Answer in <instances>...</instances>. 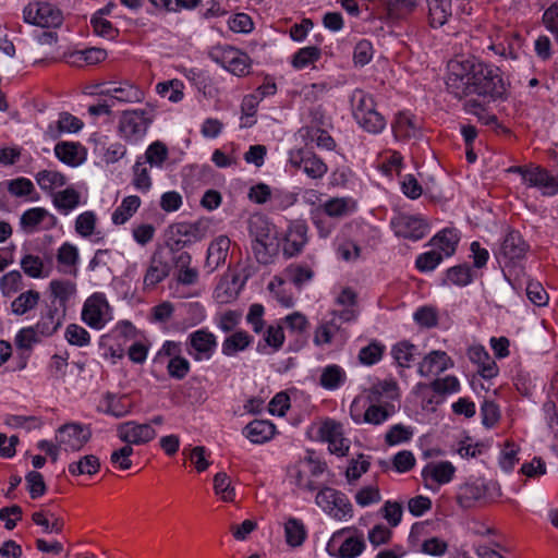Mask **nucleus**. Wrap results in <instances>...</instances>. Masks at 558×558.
<instances>
[{
    "label": "nucleus",
    "mask_w": 558,
    "mask_h": 558,
    "mask_svg": "<svg viewBox=\"0 0 558 558\" xmlns=\"http://www.w3.org/2000/svg\"><path fill=\"white\" fill-rule=\"evenodd\" d=\"M446 86L458 99L476 94L496 100L502 98L507 90L500 70L475 59L450 60Z\"/></svg>",
    "instance_id": "f257e3e1"
},
{
    "label": "nucleus",
    "mask_w": 558,
    "mask_h": 558,
    "mask_svg": "<svg viewBox=\"0 0 558 558\" xmlns=\"http://www.w3.org/2000/svg\"><path fill=\"white\" fill-rule=\"evenodd\" d=\"M529 248V244L518 231L512 230L502 239L495 256L508 280L524 275L523 264Z\"/></svg>",
    "instance_id": "f03ea898"
},
{
    "label": "nucleus",
    "mask_w": 558,
    "mask_h": 558,
    "mask_svg": "<svg viewBox=\"0 0 558 558\" xmlns=\"http://www.w3.org/2000/svg\"><path fill=\"white\" fill-rule=\"evenodd\" d=\"M247 230L256 260L263 265L270 264L278 250L274 225L266 216L254 214L248 218Z\"/></svg>",
    "instance_id": "7ed1b4c3"
},
{
    "label": "nucleus",
    "mask_w": 558,
    "mask_h": 558,
    "mask_svg": "<svg viewBox=\"0 0 558 558\" xmlns=\"http://www.w3.org/2000/svg\"><path fill=\"white\" fill-rule=\"evenodd\" d=\"M352 114L356 123L366 132L380 133L386 126L385 117L376 109L373 96L363 89H354L350 96Z\"/></svg>",
    "instance_id": "20e7f679"
},
{
    "label": "nucleus",
    "mask_w": 558,
    "mask_h": 558,
    "mask_svg": "<svg viewBox=\"0 0 558 558\" xmlns=\"http://www.w3.org/2000/svg\"><path fill=\"white\" fill-rule=\"evenodd\" d=\"M50 288V304L46 315L43 317V329L47 333H53L61 326L66 315V301L70 295L68 282L52 280Z\"/></svg>",
    "instance_id": "39448f33"
},
{
    "label": "nucleus",
    "mask_w": 558,
    "mask_h": 558,
    "mask_svg": "<svg viewBox=\"0 0 558 558\" xmlns=\"http://www.w3.org/2000/svg\"><path fill=\"white\" fill-rule=\"evenodd\" d=\"M151 122L153 117L145 109L126 110L120 117L119 132L125 141L137 143L145 136Z\"/></svg>",
    "instance_id": "423d86ee"
},
{
    "label": "nucleus",
    "mask_w": 558,
    "mask_h": 558,
    "mask_svg": "<svg viewBox=\"0 0 558 558\" xmlns=\"http://www.w3.org/2000/svg\"><path fill=\"white\" fill-rule=\"evenodd\" d=\"M175 253L177 251L168 248L166 245L155 250L144 276L145 287H155L170 275L174 265Z\"/></svg>",
    "instance_id": "0eeeda50"
},
{
    "label": "nucleus",
    "mask_w": 558,
    "mask_h": 558,
    "mask_svg": "<svg viewBox=\"0 0 558 558\" xmlns=\"http://www.w3.org/2000/svg\"><path fill=\"white\" fill-rule=\"evenodd\" d=\"M205 235V229L199 222H177L169 227L165 245L173 251L183 252V247L203 240Z\"/></svg>",
    "instance_id": "6e6552de"
},
{
    "label": "nucleus",
    "mask_w": 558,
    "mask_h": 558,
    "mask_svg": "<svg viewBox=\"0 0 558 558\" xmlns=\"http://www.w3.org/2000/svg\"><path fill=\"white\" fill-rule=\"evenodd\" d=\"M217 349V338L206 328L191 332L186 340V352L196 362L210 360Z\"/></svg>",
    "instance_id": "1a4fd4ad"
},
{
    "label": "nucleus",
    "mask_w": 558,
    "mask_h": 558,
    "mask_svg": "<svg viewBox=\"0 0 558 558\" xmlns=\"http://www.w3.org/2000/svg\"><path fill=\"white\" fill-rule=\"evenodd\" d=\"M23 16L26 23L43 28L57 27L62 23L61 12L46 2L28 3L23 10Z\"/></svg>",
    "instance_id": "9d476101"
},
{
    "label": "nucleus",
    "mask_w": 558,
    "mask_h": 558,
    "mask_svg": "<svg viewBox=\"0 0 558 558\" xmlns=\"http://www.w3.org/2000/svg\"><path fill=\"white\" fill-rule=\"evenodd\" d=\"M82 319L95 329H101L112 319L111 308L102 293H94L85 301Z\"/></svg>",
    "instance_id": "9b49d317"
},
{
    "label": "nucleus",
    "mask_w": 558,
    "mask_h": 558,
    "mask_svg": "<svg viewBox=\"0 0 558 558\" xmlns=\"http://www.w3.org/2000/svg\"><path fill=\"white\" fill-rule=\"evenodd\" d=\"M289 162L292 167L302 169L311 179H322L328 171L327 165L315 153L307 148L290 151Z\"/></svg>",
    "instance_id": "f8f14e48"
},
{
    "label": "nucleus",
    "mask_w": 558,
    "mask_h": 558,
    "mask_svg": "<svg viewBox=\"0 0 558 558\" xmlns=\"http://www.w3.org/2000/svg\"><path fill=\"white\" fill-rule=\"evenodd\" d=\"M390 226L397 236L411 241L422 240L428 233V225L416 216L398 214L391 219Z\"/></svg>",
    "instance_id": "ddd939ff"
},
{
    "label": "nucleus",
    "mask_w": 558,
    "mask_h": 558,
    "mask_svg": "<svg viewBox=\"0 0 558 558\" xmlns=\"http://www.w3.org/2000/svg\"><path fill=\"white\" fill-rule=\"evenodd\" d=\"M118 436L126 445H141L153 440L156 432L150 424H138L134 421L118 426Z\"/></svg>",
    "instance_id": "4468645a"
},
{
    "label": "nucleus",
    "mask_w": 558,
    "mask_h": 558,
    "mask_svg": "<svg viewBox=\"0 0 558 558\" xmlns=\"http://www.w3.org/2000/svg\"><path fill=\"white\" fill-rule=\"evenodd\" d=\"M308 228L306 223L302 220H295L290 223L283 244V255L287 257H293L299 255L305 244L308 241L307 238Z\"/></svg>",
    "instance_id": "2eb2a0df"
},
{
    "label": "nucleus",
    "mask_w": 558,
    "mask_h": 558,
    "mask_svg": "<svg viewBox=\"0 0 558 558\" xmlns=\"http://www.w3.org/2000/svg\"><path fill=\"white\" fill-rule=\"evenodd\" d=\"M319 434L328 442L331 453L344 456L349 450V441L343 437L341 424L328 420L320 426Z\"/></svg>",
    "instance_id": "dca6fc26"
},
{
    "label": "nucleus",
    "mask_w": 558,
    "mask_h": 558,
    "mask_svg": "<svg viewBox=\"0 0 558 558\" xmlns=\"http://www.w3.org/2000/svg\"><path fill=\"white\" fill-rule=\"evenodd\" d=\"M452 366L453 362L445 351L434 350L418 364L417 372L426 377L430 374H440Z\"/></svg>",
    "instance_id": "f3484780"
},
{
    "label": "nucleus",
    "mask_w": 558,
    "mask_h": 558,
    "mask_svg": "<svg viewBox=\"0 0 558 558\" xmlns=\"http://www.w3.org/2000/svg\"><path fill=\"white\" fill-rule=\"evenodd\" d=\"M457 501L464 509H470L480 501L486 502L484 480H476L461 485L458 490Z\"/></svg>",
    "instance_id": "a211bd4d"
},
{
    "label": "nucleus",
    "mask_w": 558,
    "mask_h": 558,
    "mask_svg": "<svg viewBox=\"0 0 558 558\" xmlns=\"http://www.w3.org/2000/svg\"><path fill=\"white\" fill-rule=\"evenodd\" d=\"M191 263L190 253L177 251L173 268L177 270V281L183 286H193L198 280V270L191 267Z\"/></svg>",
    "instance_id": "6ab92c4d"
},
{
    "label": "nucleus",
    "mask_w": 558,
    "mask_h": 558,
    "mask_svg": "<svg viewBox=\"0 0 558 558\" xmlns=\"http://www.w3.org/2000/svg\"><path fill=\"white\" fill-rule=\"evenodd\" d=\"M229 248L230 240L228 236L220 235L215 239L208 246L205 267L211 272L225 264Z\"/></svg>",
    "instance_id": "aec40b11"
},
{
    "label": "nucleus",
    "mask_w": 558,
    "mask_h": 558,
    "mask_svg": "<svg viewBox=\"0 0 558 558\" xmlns=\"http://www.w3.org/2000/svg\"><path fill=\"white\" fill-rule=\"evenodd\" d=\"M355 403H356V400L353 402V404L351 407V417L357 424L367 423V424H372V425H379V424L386 422L393 413V405H391L390 410H389L388 407L371 404L365 410L364 414L361 415L359 413H354Z\"/></svg>",
    "instance_id": "412c9836"
},
{
    "label": "nucleus",
    "mask_w": 558,
    "mask_h": 558,
    "mask_svg": "<svg viewBox=\"0 0 558 558\" xmlns=\"http://www.w3.org/2000/svg\"><path fill=\"white\" fill-rule=\"evenodd\" d=\"M377 2L378 8L385 12L389 20L404 19L418 4V0H377Z\"/></svg>",
    "instance_id": "4be33fe9"
},
{
    "label": "nucleus",
    "mask_w": 558,
    "mask_h": 558,
    "mask_svg": "<svg viewBox=\"0 0 558 558\" xmlns=\"http://www.w3.org/2000/svg\"><path fill=\"white\" fill-rule=\"evenodd\" d=\"M428 9V23L433 28L444 26L452 15L451 0H425Z\"/></svg>",
    "instance_id": "5701e85b"
},
{
    "label": "nucleus",
    "mask_w": 558,
    "mask_h": 558,
    "mask_svg": "<svg viewBox=\"0 0 558 558\" xmlns=\"http://www.w3.org/2000/svg\"><path fill=\"white\" fill-rule=\"evenodd\" d=\"M275 430L276 427L271 422L254 420L245 426L244 434L253 444H263L271 439Z\"/></svg>",
    "instance_id": "b1692460"
},
{
    "label": "nucleus",
    "mask_w": 558,
    "mask_h": 558,
    "mask_svg": "<svg viewBox=\"0 0 558 558\" xmlns=\"http://www.w3.org/2000/svg\"><path fill=\"white\" fill-rule=\"evenodd\" d=\"M101 404L104 407L105 413L117 418L128 415L132 409V402L126 395L118 396L111 392H107L104 396Z\"/></svg>",
    "instance_id": "393cba45"
},
{
    "label": "nucleus",
    "mask_w": 558,
    "mask_h": 558,
    "mask_svg": "<svg viewBox=\"0 0 558 558\" xmlns=\"http://www.w3.org/2000/svg\"><path fill=\"white\" fill-rule=\"evenodd\" d=\"M253 338L245 330L234 331L228 336L221 344V353L228 357L236 355L246 350L252 343Z\"/></svg>",
    "instance_id": "a878e982"
},
{
    "label": "nucleus",
    "mask_w": 558,
    "mask_h": 558,
    "mask_svg": "<svg viewBox=\"0 0 558 558\" xmlns=\"http://www.w3.org/2000/svg\"><path fill=\"white\" fill-rule=\"evenodd\" d=\"M458 242V233L453 230L445 229L434 235L428 244L439 251L444 257H450L456 253Z\"/></svg>",
    "instance_id": "bb28decb"
},
{
    "label": "nucleus",
    "mask_w": 558,
    "mask_h": 558,
    "mask_svg": "<svg viewBox=\"0 0 558 558\" xmlns=\"http://www.w3.org/2000/svg\"><path fill=\"white\" fill-rule=\"evenodd\" d=\"M456 472V468L449 461H441L438 463H428L422 471L424 478L430 477L438 484L449 483Z\"/></svg>",
    "instance_id": "cd10ccee"
},
{
    "label": "nucleus",
    "mask_w": 558,
    "mask_h": 558,
    "mask_svg": "<svg viewBox=\"0 0 558 558\" xmlns=\"http://www.w3.org/2000/svg\"><path fill=\"white\" fill-rule=\"evenodd\" d=\"M112 92V98L110 99L112 106H114L117 101L125 104L141 102L145 96L141 88L128 82L122 83L118 87H113Z\"/></svg>",
    "instance_id": "c85d7f7f"
},
{
    "label": "nucleus",
    "mask_w": 558,
    "mask_h": 558,
    "mask_svg": "<svg viewBox=\"0 0 558 558\" xmlns=\"http://www.w3.org/2000/svg\"><path fill=\"white\" fill-rule=\"evenodd\" d=\"M141 198L130 195L122 199L121 204L112 213V222L117 226L125 223L140 208Z\"/></svg>",
    "instance_id": "c756f323"
},
{
    "label": "nucleus",
    "mask_w": 558,
    "mask_h": 558,
    "mask_svg": "<svg viewBox=\"0 0 558 558\" xmlns=\"http://www.w3.org/2000/svg\"><path fill=\"white\" fill-rule=\"evenodd\" d=\"M108 53L102 48L90 47L84 50L72 51V65H94L106 60Z\"/></svg>",
    "instance_id": "7c9ffc66"
},
{
    "label": "nucleus",
    "mask_w": 558,
    "mask_h": 558,
    "mask_svg": "<svg viewBox=\"0 0 558 558\" xmlns=\"http://www.w3.org/2000/svg\"><path fill=\"white\" fill-rule=\"evenodd\" d=\"M347 374L343 368L337 364H330L323 368L319 384L327 390L338 389L344 384Z\"/></svg>",
    "instance_id": "2f4dec72"
},
{
    "label": "nucleus",
    "mask_w": 558,
    "mask_h": 558,
    "mask_svg": "<svg viewBox=\"0 0 558 558\" xmlns=\"http://www.w3.org/2000/svg\"><path fill=\"white\" fill-rule=\"evenodd\" d=\"M392 129L396 137L411 138L416 136L420 126L414 117H411L405 112H400L396 117Z\"/></svg>",
    "instance_id": "473e14b6"
},
{
    "label": "nucleus",
    "mask_w": 558,
    "mask_h": 558,
    "mask_svg": "<svg viewBox=\"0 0 558 558\" xmlns=\"http://www.w3.org/2000/svg\"><path fill=\"white\" fill-rule=\"evenodd\" d=\"M417 354V347L409 341H400L391 349V355L400 367H410Z\"/></svg>",
    "instance_id": "72a5a7b5"
},
{
    "label": "nucleus",
    "mask_w": 558,
    "mask_h": 558,
    "mask_svg": "<svg viewBox=\"0 0 558 558\" xmlns=\"http://www.w3.org/2000/svg\"><path fill=\"white\" fill-rule=\"evenodd\" d=\"M47 217L48 211L45 208H31L21 216L20 226L25 233H33L38 230Z\"/></svg>",
    "instance_id": "f704fd0d"
},
{
    "label": "nucleus",
    "mask_w": 558,
    "mask_h": 558,
    "mask_svg": "<svg viewBox=\"0 0 558 558\" xmlns=\"http://www.w3.org/2000/svg\"><path fill=\"white\" fill-rule=\"evenodd\" d=\"M40 300V294L35 290H27L16 296L11 303V310L15 315H24L35 308Z\"/></svg>",
    "instance_id": "c9c22d12"
},
{
    "label": "nucleus",
    "mask_w": 558,
    "mask_h": 558,
    "mask_svg": "<svg viewBox=\"0 0 558 558\" xmlns=\"http://www.w3.org/2000/svg\"><path fill=\"white\" fill-rule=\"evenodd\" d=\"M284 534L288 545L292 547L301 546L306 538V530L303 522L295 518H290L286 522Z\"/></svg>",
    "instance_id": "e433bc0d"
},
{
    "label": "nucleus",
    "mask_w": 558,
    "mask_h": 558,
    "mask_svg": "<svg viewBox=\"0 0 558 558\" xmlns=\"http://www.w3.org/2000/svg\"><path fill=\"white\" fill-rule=\"evenodd\" d=\"M366 548L363 534L350 536L343 541L338 549V558H356Z\"/></svg>",
    "instance_id": "4c0bfd02"
},
{
    "label": "nucleus",
    "mask_w": 558,
    "mask_h": 558,
    "mask_svg": "<svg viewBox=\"0 0 558 558\" xmlns=\"http://www.w3.org/2000/svg\"><path fill=\"white\" fill-rule=\"evenodd\" d=\"M473 281L472 270L468 264H461L450 267L446 271V279L444 284L450 282L454 286L465 287Z\"/></svg>",
    "instance_id": "58836bf2"
},
{
    "label": "nucleus",
    "mask_w": 558,
    "mask_h": 558,
    "mask_svg": "<svg viewBox=\"0 0 558 558\" xmlns=\"http://www.w3.org/2000/svg\"><path fill=\"white\" fill-rule=\"evenodd\" d=\"M23 287V277L19 270L9 271L0 278V291L4 298L13 296Z\"/></svg>",
    "instance_id": "ea45409f"
},
{
    "label": "nucleus",
    "mask_w": 558,
    "mask_h": 558,
    "mask_svg": "<svg viewBox=\"0 0 558 558\" xmlns=\"http://www.w3.org/2000/svg\"><path fill=\"white\" fill-rule=\"evenodd\" d=\"M284 342V332L281 326H269L265 332V343L257 344V351L265 353L267 347H271L274 351L281 349Z\"/></svg>",
    "instance_id": "a19ab883"
},
{
    "label": "nucleus",
    "mask_w": 558,
    "mask_h": 558,
    "mask_svg": "<svg viewBox=\"0 0 558 558\" xmlns=\"http://www.w3.org/2000/svg\"><path fill=\"white\" fill-rule=\"evenodd\" d=\"M144 158V163L148 162L150 167L160 168L168 158V148L159 141L154 142L147 147Z\"/></svg>",
    "instance_id": "79ce46f5"
},
{
    "label": "nucleus",
    "mask_w": 558,
    "mask_h": 558,
    "mask_svg": "<svg viewBox=\"0 0 558 558\" xmlns=\"http://www.w3.org/2000/svg\"><path fill=\"white\" fill-rule=\"evenodd\" d=\"M385 352V345L374 340L359 352V361L364 365H374L379 362Z\"/></svg>",
    "instance_id": "37998d69"
},
{
    "label": "nucleus",
    "mask_w": 558,
    "mask_h": 558,
    "mask_svg": "<svg viewBox=\"0 0 558 558\" xmlns=\"http://www.w3.org/2000/svg\"><path fill=\"white\" fill-rule=\"evenodd\" d=\"M36 181L43 190L52 191L64 185L66 178L57 171L43 170L37 173Z\"/></svg>",
    "instance_id": "c03bdc74"
},
{
    "label": "nucleus",
    "mask_w": 558,
    "mask_h": 558,
    "mask_svg": "<svg viewBox=\"0 0 558 558\" xmlns=\"http://www.w3.org/2000/svg\"><path fill=\"white\" fill-rule=\"evenodd\" d=\"M214 489L223 501H233L235 489L231 486L230 477L225 472H219L214 476Z\"/></svg>",
    "instance_id": "a18cd8bd"
},
{
    "label": "nucleus",
    "mask_w": 558,
    "mask_h": 558,
    "mask_svg": "<svg viewBox=\"0 0 558 558\" xmlns=\"http://www.w3.org/2000/svg\"><path fill=\"white\" fill-rule=\"evenodd\" d=\"M142 158H138L133 167L132 184L141 192H148L151 187V179L148 169L144 166Z\"/></svg>",
    "instance_id": "49530a36"
},
{
    "label": "nucleus",
    "mask_w": 558,
    "mask_h": 558,
    "mask_svg": "<svg viewBox=\"0 0 558 558\" xmlns=\"http://www.w3.org/2000/svg\"><path fill=\"white\" fill-rule=\"evenodd\" d=\"M100 469V461L95 454L81 457L75 465H72V475H94Z\"/></svg>",
    "instance_id": "de8ad7c7"
},
{
    "label": "nucleus",
    "mask_w": 558,
    "mask_h": 558,
    "mask_svg": "<svg viewBox=\"0 0 558 558\" xmlns=\"http://www.w3.org/2000/svg\"><path fill=\"white\" fill-rule=\"evenodd\" d=\"M413 437V429L403 424L392 425L385 435V441L389 446L407 442Z\"/></svg>",
    "instance_id": "09e8293b"
},
{
    "label": "nucleus",
    "mask_w": 558,
    "mask_h": 558,
    "mask_svg": "<svg viewBox=\"0 0 558 558\" xmlns=\"http://www.w3.org/2000/svg\"><path fill=\"white\" fill-rule=\"evenodd\" d=\"M413 319L420 327L430 329L438 325V313L433 306H421L414 312Z\"/></svg>",
    "instance_id": "8fccbe9b"
},
{
    "label": "nucleus",
    "mask_w": 558,
    "mask_h": 558,
    "mask_svg": "<svg viewBox=\"0 0 558 558\" xmlns=\"http://www.w3.org/2000/svg\"><path fill=\"white\" fill-rule=\"evenodd\" d=\"M444 259V255L433 248L428 252L422 253L416 257L415 266L421 272H428L434 270Z\"/></svg>",
    "instance_id": "3c124183"
},
{
    "label": "nucleus",
    "mask_w": 558,
    "mask_h": 558,
    "mask_svg": "<svg viewBox=\"0 0 558 558\" xmlns=\"http://www.w3.org/2000/svg\"><path fill=\"white\" fill-rule=\"evenodd\" d=\"M320 58V49L315 46L301 48L292 60V65L295 69H303Z\"/></svg>",
    "instance_id": "603ef678"
},
{
    "label": "nucleus",
    "mask_w": 558,
    "mask_h": 558,
    "mask_svg": "<svg viewBox=\"0 0 558 558\" xmlns=\"http://www.w3.org/2000/svg\"><path fill=\"white\" fill-rule=\"evenodd\" d=\"M352 511V505L348 497L343 493L337 490V496H333L332 499V510L329 515L336 520H343L347 517L351 518Z\"/></svg>",
    "instance_id": "864d4df0"
},
{
    "label": "nucleus",
    "mask_w": 558,
    "mask_h": 558,
    "mask_svg": "<svg viewBox=\"0 0 558 558\" xmlns=\"http://www.w3.org/2000/svg\"><path fill=\"white\" fill-rule=\"evenodd\" d=\"M191 364L187 359L182 355L174 356L168 361L167 372L168 375L177 380L184 379L190 373Z\"/></svg>",
    "instance_id": "5fc2aeb1"
},
{
    "label": "nucleus",
    "mask_w": 558,
    "mask_h": 558,
    "mask_svg": "<svg viewBox=\"0 0 558 558\" xmlns=\"http://www.w3.org/2000/svg\"><path fill=\"white\" fill-rule=\"evenodd\" d=\"M286 275L295 287L301 288L313 278L314 272L305 265H290L286 269Z\"/></svg>",
    "instance_id": "6e6d98bb"
},
{
    "label": "nucleus",
    "mask_w": 558,
    "mask_h": 558,
    "mask_svg": "<svg viewBox=\"0 0 558 558\" xmlns=\"http://www.w3.org/2000/svg\"><path fill=\"white\" fill-rule=\"evenodd\" d=\"M238 50L228 45L215 46L209 50L208 56L214 62L226 69L235 58Z\"/></svg>",
    "instance_id": "4d7b16f0"
},
{
    "label": "nucleus",
    "mask_w": 558,
    "mask_h": 558,
    "mask_svg": "<svg viewBox=\"0 0 558 558\" xmlns=\"http://www.w3.org/2000/svg\"><path fill=\"white\" fill-rule=\"evenodd\" d=\"M288 477L290 483L296 486L299 489L314 492L318 488L314 481L306 477L300 465H293L290 468L288 471Z\"/></svg>",
    "instance_id": "13d9d810"
},
{
    "label": "nucleus",
    "mask_w": 558,
    "mask_h": 558,
    "mask_svg": "<svg viewBox=\"0 0 558 558\" xmlns=\"http://www.w3.org/2000/svg\"><path fill=\"white\" fill-rule=\"evenodd\" d=\"M21 268L31 278L44 277V262L39 256L26 254L21 259Z\"/></svg>",
    "instance_id": "bf43d9fd"
},
{
    "label": "nucleus",
    "mask_w": 558,
    "mask_h": 558,
    "mask_svg": "<svg viewBox=\"0 0 558 558\" xmlns=\"http://www.w3.org/2000/svg\"><path fill=\"white\" fill-rule=\"evenodd\" d=\"M94 33L107 39H114L119 35V29L113 24L99 15H94L90 20Z\"/></svg>",
    "instance_id": "052dcab7"
},
{
    "label": "nucleus",
    "mask_w": 558,
    "mask_h": 558,
    "mask_svg": "<svg viewBox=\"0 0 558 558\" xmlns=\"http://www.w3.org/2000/svg\"><path fill=\"white\" fill-rule=\"evenodd\" d=\"M97 217L94 211H85L75 220V231L83 238L90 236L96 228Z\"/></svg>",
    "instance_id": "680f3d73"
},
{
    "label": "nucleus",
    "mask_w": 558,
    "mask_h": 558,
    "mask_svg": "<svg viewBox=\"0 0 558 558\" xmlns=\"http://www.w3.org/2000/svg\"><path fill=\"white\" fill-rule=\"evenodd\" d=\"M428 387L437 395H448L458 392L460 383L456 376H446L433 380Z\"/></svg>",
    "instance_id": "e2e57ef3"
},
{
    "label": "nucleus",
    "mask_w": 558,
    "mask_h": 558,
    "mask_svg": "<svg viewBox=\"0 0 558 558\" xmlns=\"http://www.w3.org/2000/svg\"><path fill=\"white\" fill-rule=\"evenodd\" d=\"M324 211V216L341 218L348 215L349 206L344 198H331L323 206H318Z\"/></svg>",
    "instance_id": "0e129e2a"
},
{
    "label": "nucleus",
    "mask_w": 558,
    "mask_h": 558,
    "mask_svg": "<svg viewBox=\"0 0 558 558\" xmlns=\"http://www.w3.org/2000/svg\"><path fill=\"white\" fill-rule=\"evenodd\" d=\"M373 54L372 43L367 39H362L354 47L353 61L355 65L364 66L372 61Z\"/></svg>",
    "instance_id": "69168bd1"
},
{
    "label": "nucleus",
    "mask_w": 558,
    "mask_h": 558,
    "mask_svg": "<svg viewBox=\"0 0 558 558\" xmlns=\"http://www.w3.org/2000/svg\"><path fill=\"white\" fill-rule=\"evenodd\" d=\"M482 424L492 428L500 418L499 407L492 400H484L481 405Z\"/></svg>",
    "instance_id": "338daca9"
},
{
    "label": "nucleus",
    "mask_w": 558,
    "mask_h": 558,
    "mask_svg": "<svg viewBox=\"0 0 558 558\" xmlns=\"http://www.w3.org/2000/svg\"><path fill=\"white\" fill-rule=\"evenodd\" d=\"M332 329L339 330L340 324L337 323L335 318H332L330 322L322 324L318 326L315 330L314 335V343L316 345L327 344L330 343L332 340Z\"/></svg>",
    "instance_id": "774afa93"
}]
</instances>
